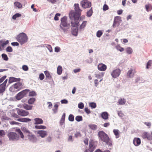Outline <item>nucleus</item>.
I'll list each match as a JSON object with an SVG mask.
<instances>
[{
	"mask_svg": "<svg viewBox=\"0 0 152 152\" xmlns=\"http://www.w3.org/2000/svg\"><path fill=\"white\" fill-rule=\"evenodd\" d=\"M98 136L99 139L104 142L109 146H111L112 142L110 140L108 135L103 131H100L98 132Z\"/></svg>",
	"mask_w": 152,
	"mask_h": 152,
	"instance_id": "nucleus-1",
	"label": "nucleus"
},
{
	"mask_svg": "<svg viewBox=\"0 0 152 152\" xmlns=\"http://www.w3.org/2000/svg\"><path fill=\"white\" fill-rule=\"evenodd\" d=\"M74 6L75 7L74 9L75 11V12L74 10H71L69 13V15H70V17L71 18H72L73 16H76L80 17L81 15V10L79 7L78 4H74Z\"/></svg>",
	"mask_w": 152,
	"mask_h": 152,
	"instance_id": "nucleus-2",
	"label": "nucleus"
},
{
	"mask_svg": "<svg viewBox=\"0 0 152 152\" xmlns=\"http://www.w3.org/2000/svg\"><path fill=\"white\" fill-rule=\"evenodd\" d=\"M17 41L20 44L23 45L27 42L28 40V38L26 35L23 33H20L16 37Z\"/></svg>",
	"mask_w": 152,
	"mask_h": 152,
	"instance_id": "nucleus-3",
	"label": "nucleus"
},
{
	"mask_svg": "<svg viewBox=\"0 0 152 152\" xmlns=\"http://www.w3.org/2000/svg\"><path fill=\"white\" fill-rule=\"evenodd\" d=\"M69 17L71 20V24L72 27H77L79 25V19L80 17L76 16H73L72 18H71L69 15Z\"/></svg>",
	"mask_w": 152,
	"mask_h": 152,
	"instance_id": "nucleus-4",
	"label": "nucleus"
},
{
	"mask_svg": "<svg viewBox=\"0 0 152 152\" xmlns=\"http://www.w3.org/2000/svg\"><path fill=\"white\" fill-rule=\"evenodd\" d=\"M22 131L25 133L28 134V136H29V138L30 140L33 142H34L37 140V139L33 135H31V133L28 129L25 127H23L22 129Z\"/></svg>",
	"mask_w": 152,
	"mask_h": 152,
	"instance_id": "nucleus-5",
	"label": "nucleus"
},
{
	"mask_svg": "<svg viewBox=\"0 0 152 152\" xmlns=\"http://www.w3.org/2000/svg\"><path fill=\"white\" fill-rule=\"evenodd\" d=\"M7 137L10 141H15L18 140L19 137L17 134L14 132H10L7 134Z\"/></svg>",
	"mask_w": 152,
	"mask_h": 152,
	"instance_id": "nucleus-6",
	"label": "nucleus"
},
{
	"mask_svg": "<svg viewBox=\"0 0 152 152\" xmlns=\"http://www.w3.org/2000/svg\"><path fill=\"white\" fill-rule=\"evenodd\" d=\"M67 17L64 16L61 18L60 26L61 28L67 27L70 26V24L67 22Z\"/></svg>",
	"mask_w": 152,
	"mask_h": 152,
	"instance_id": "nucleus-7",
	"label": "nucleus"
},
{
	"mask_svg": "<svg viewBox=\"0 0 152 152\" xmlns=\"http://www.w3.org/2000/svg\"><path fill=\"white\" fill-rule=\"evenodd\" d=\"M30 91L29 90L26 89L22 91L19 93L16 96V98L18 100H20L28 93V92Z\"/></svg>",
	"mask_w": 152,
	"mask_h": 152,
	"instance_id": "nucleus-8",
	"label": "nucleus"
},
{
	"mask_svg": "<svg viewBox=\"0 0 152 152\" xmlns=\"http://www.w3.org/2000/svg\"><path fill=\"white\" fill-rule=\"evenodd\" d=\"M81 6L84 8H87L90 7L91 5V2L88 0H83L80 2Z\"/></svg>",
	"mask_w": 152,
	"mask_h": 152,
	"instance_id": "nucleus-9",
	"label": "nucleus"
},
{
	"mask_svg": "<svg viewBox=\"0 0 152 152\" xmlns=\"http://www.w3.org/2000/svg\"><path fill=\"white\" fill-rule=\"evenodd\" d=\"M121 21V18L120 17H115L114 19V22L113 25V28H115L117 26H118Z\"/></svg>",
	"mask_w": 152,
	"mask_h": 152,
	"instance_id": "nucleus-10",
	"label": "nucleus"
},
{
	"mask_svg": "<svg viewBox=\"0 0 152 152\" xmlns=\"http://www.w3.org/2000/svg\"><path fill=\"white\" fill-rule=\"evenodd\" d=\"M8 81L7 79H6L4 82L0 84V95H2L6 89V84Z\"/></svg>",
	"mask_w": 152,
	"mask_h": 152,
	"instance_id": "nucleus-11",
	"label": "nucleus"
},
{
	"mask_svg": "<svg viewBox=\"0 0 152 152\" xmlns=\"http://www.w3.org/2000/svg\"><path fill=\"white\" fill-rule=\"evenodd\" d=\"M14 88L17 91L20 90L22 88V83L19 82L16 83L10 88V89Z\"/></svg>",
	"mask_w": 152,
	"mask_h": 152,
	"instance_id": "nucleus-12",
	"label": "nucleus"
},
{
	"mask_svg": "<svg viewBox=\"0 0 152 152\" xmlns=\"http://www.w3.org/2000/svg\"><path fill=\"white\" fill-rule=\"evenodd\" d=\"M96 142L93 140L90 141L89 146V150L90 152H92L94 150L96 147Z\"/></svg>",
	"mask_w": 152,
	"mask_h": 152,
	"instance_id": "nucleus-13",
	"label": "nucleus"
},
{
	"mask_svg": "<svg viewBox=\"0 0 152 152\" xmlns=\"http://www.w3.org/2000/svg\"><path fill=\"white\" fill-rule=\"evenodd\" d=\"M136 72V69L135 68H131L127 72V76L128 77L132 78L134 76L135 73Z\"/></svg>",
	"mask_w": 152,
	"mask_h": 152,
	"instance_id": "nucleus-14",
	"label": "nucleus"
},
{
	"mask_svg": "<svg viewBox=\"0 0 152 152\" xmlns=\"http://www.w3.org/2000/svg\"><path fill=\"white\" fill-rule=\"evenodd\" d=\"M121 73V70L119 69H117L113 71L111 73L112 77L116 78L118 77Z\"/></svg>",
	"mask_w": 152,
	"mask_h": 152,
	"instance_id": "nucleus-15",
	"label": "nucleus"
},
{
	"mask_svg": "<svg viewBox=\"0 0 152 152\" xmlns=\"http://www.w3.org/2000/svg\"><path fill=\"white\" fill-rule=\"evenodd\" d=\"M17 113L18 115L22 116H25L29 114L28 111H26L22 109H18L17 110Z\"/></svg>",
	"mask_w": 152,
	"mask_h": 152,
	"instance_id": "nucleus-16",
	"label": "nucleus"
},
{
	"mask_svg": "<svg viewBox=\"0 0 152 152\" xmlns=\"http://www.w3.org/2000/svg\"><path fill=\"white\" fill-rule=\"evenodd\" d=\"M107 66L102 63L99 64L98 66V69L100 71H105L107 69Z\"/></svg>",
	"mask_w": 152,
	"mask_h": 152,
	"instance_id": "nucleus-17",
	"label": "nucleus"
},
{
	"mask_svg": "<svg viewBox=\"0 0 152 152\" xmlns=\"http://www.w3.org/2000/svg\"><path fill=\"white\" fill-rule=\"evenodd\" d=\"M21 79L20 78H16L14 77H9L8 83L9 84L11 83L14 82H19Z\"/></svg>",
	"mask_w": 152,
	"mask_h": 152,
	"instance_id": "nucleus-18",
	"label": "nucleus"
},
{
	"mask_svg": "<svg viewBox=\"0 0 152 152\" xmlns=\"http://www.w3.org/2000/svg\"><path fill=\"white\" fill-rule=\"evenodd\" d=\"M37 133L42 138L45 137L47 135V132L44 130H39L37 132Z\"/></svg>",
	"mask_w": 152,
	"mask_h": 152,
	"instance_id": "nucleus-19",
	"label": "nucleus"
},
{
	"mask_svg": "<svg viewBox=\"0 0 152 152\" xmlns=\"http://www.w3.org/2000/svg\"><path fill=\"white\" fill-rule=\"evenodd\" d=\"M109 115L107 112H102L101 114V116L102 118L104 120H106L108 118V116Z\"/></svg>",
	"mask_w": 152,
	"mask_h": 152,
	"instance_id": "nucleus-20",
	"label": "nucleus"
},
{
	"mask_svg": "<svg viewBox=\"0 0 152 152\" xmlns=\"http://www.w3.org/2000/svg\"><path fill=\"white\" fill-rule=\"evenodd\" d=\"M133 143L136 146H138L141 143V140L139 138H135L134 139Z\"/></svg>",
	"mask_w": 152,
	"mask_h": 152,
	"instance_id": "nucleus-21",
	"label": "nucleus"
},
{
	"mask_svg": "<svg viewBox=\"0 0 152 152\" xmlns=\"http://www.w3.org/2000/svg\"><path fill=\"white\" fill-rule=\"evenodd\" d=\"M17 121L23 122H27L30 121L31 120L28 118H21L18 119Z\"/></svg>",
	"mask_w": 152,
	"mask_h": 152,
	"instance_id": "nucleus-22",
	"label": "nucleus"
},
{
	"mask_svg": "<svg viewBox=\"0 0 152 152\" xmlns=\"http://www.w3.org/2000/svg\"><path fill=\"white\" fill-rule=\"evenodd\" d=\"M126 100L124 98H121L119 99L117 102V104L122 105L124 104L126 102Z\"/></svg>",
	"mask_w": 152,
	"mask_h": 152,
	"instance_id": "nucleus-23",
	"label": "nucleus"
},
{
	"mask_svg": "<svg viewBox=\"0 0 152 152\" xmlns=\"http://www.w3.org/2000/svg\"><path fill=\"white\" fill-rule=\"evenodd\" d=\"M35 121L34 123L35 124H41L43 123V121L42 120L39 118H37L34 119Z\"/></svg>",
	"mask_w": 152,
	"mask_h": 152,
	"instance_id": "nucleus-24",
	"label": "nucleus"
},
{
	"mask_svg": "<svg viewBox=\"0 0 152 152\" xmlns=\"http://www.w3.org/2000/svg\"><path fill=\"white\" fill-rule=\"evenodd\" d=\"M23 107L25 109L28 110H31L33 107L32 105H29L26 104H23Z\"/></svg>",
	"mask_w": 152,
	"mask_h": 152,
	"instance_id": "nucleus-25",
	"label": "nucleus"
},
{
	"mask_svg": "<svg viewBox=\"0 0 152 152\" xmlns=\"http://www.w3.org/2000/svg\"><path fill=\"white\" fill-rule=\"evenodd\" d=\"M113 132L116 138H118L119 137V131L118 129H114L113 130Z\"/></svg>",
	"mask_w": 152,
	"mask_h": 152,
	"instance_id": "nucleus-26",
	"label": "nucleus"
},
{
	"mask_svg": "<svg viewBox=\"0 0 152 152\" xmlns=\"http://www.w3.org/2000/svg\"><path fill=\"white\" fill-rule=\"evenodd\" d=\"M62 72V68L61 66H58L57 68V73L58 75H60Z\"/></svg>",
	"mask_w": 152,
	"mask_h": 152,
	"instance_id": "nucleus-27",
	"label": "nucleus"
},
{
	"mask_svg": "<svg viewBox=\"0 0 152 152\" xmlns=\"http://www.w3.org/2000/svg\"><path fill=\"white\" fill-rule=\"evenodd\" d=\"M145 8L147 12L151 11L152 9V7L150 4H147L145 5Z\"/></svg>",
	"mask_w": 152,
	"mask_h": 152,
	"instance_id": "nucleus-28",
	"label": "nucleus"
},
{
	"mask_svg": "<svg viewBox=\"0 0 152 152\" xmlns=\"http://www.w3.org/2000/svg\"><path fill=\"white\" fill-rule=\"evenodd\" d=\"M14 6L18 8H21L22 7V4L19 2L16 1L14 3Z\"/></svg>",
	"mask_w": 152,
	"mask_h": 152,
	"instance_id": "nucleus-29",
	"label": "nucleus"
},
{
	"mask_svg": "<svg viewBox=\"0 0 152 152\" xmlns=\"http://www.w3.org/2000/svg\"><path fill=\"white\" fill-rule=\"evenodd\" d=\"M93 13L92 7H91L89 10L87 12V16L88 17H90Z\"/></svg>",
	"mask_w": 152,
	"mask_h": 152,
	"instance_id": "nucleus-30",
	"label": "nucleus"
},
{
	"mask_svg": "<svg viewBox=\"0 0 152 152\" xmlns=\"http://www.w3.org/2000/svg\"><path fill=\"white\" fill-rule=\"evenodd\" d=\"M1 45H2V47L3 48V49H4V46L6 45H7L9 43V41L8 40H7L6 41H4L3 40H1Z\"/></svg>",
	"mask_w": 152,
	"mask_h": 152,
	"instance_id": "nucleus-31",
	"label": "nucleus"
},
{
	"mask_svg": "<svg viewBox=\"0 0 152 152\" xmlns=\"http://www.w3.org/2000/svg\"><path fill=\"white\" fill-rule=\"evenodd\" d=\"M16 131L19 134L20 136V137L21 138H24V136L23 134V133H22L21 131L19 129H16Z\"/></svg>",
	"mask_w": 152,
	"mask_h": 152,
	"instance_id": "nucleus-32",
	"label": "nucleus"
},
{
	"mask_svg": "<svg viewBox=\"0 0 152 152\" xmlns=\"http://www.w3.org/2000/svg\"><path fill=\"white\" fill-rule=\"evenodd\" d=\"M21 16V15L19 13H17L15 15H14L12 17L13 19L15 20L17 18Z\"/></svg>",
	"mask_w": 152,
	"mask_h": 152,
	"instance_id": "nucleus-33",
	"label": "nucleus"
},
{
	"mask_svg": "<svg viewBox=\"0 0 152 152\" xmlns=\"http://www.w3.org/2000/svg\"><path fill=\"white\" fill-rule=\"evenodd\" d=\"M35 100V99L34 98H31L28 100V103L30 104H33Z\"/></svg>",
	"mask_w": 152,
	"mask_h": 152,
	"instance_id": "nucleus-34",
	"label": "nucleus"
},
{
	"mask_svg": "<svg viewBox=\"0 0 152 152\" xmlns=\"http://www.w3.org/2000/svg\"><path fill=\"white\" fill-rule=\"evenodd\" d=\"M87 23V21H83L82 24L80 25V28H85L86 25Z\"/></svg>",
	"mask_w": 152,
	"mask_h": 152,
	"instance_id": "nucleus-35",
	"label": "nucleus"
},
{
	"mask_svg": "<svg viewBox=\"0 0 152 152\" xmlns=\"http://www.w3.org/2000/svg\"><path fill=\"white\" fill-rule=\"evenodd\" d=\"M116 48L117 50L119 51L120 52H122L124 50V49L121 47L119 45H118L116 46Z\"/></svg>",
	"mask_w": 152,
	"mask_h": 152,
	"instance_id": "nucleus-36",
	"label": "nucleus"
},
{
	"mask_svg": "<svg viewBox=\"0 0 152 152\" xmlns=\"http://www.w3.org/2000/svg\"><path fill=\"white\" fill-rule=\"evenodd\" d=\"M78 29H72L71 32L72 34L74 36H77V34Z\"/></svg>",
	"mask_w": 152,
	"mask_h": 152,
	"instance_id": "nucleus-37",
	"label": "nucleus"
},
{
	"mask_svg": "<svg viewBox=\"0 0 152 152\" xmlns=\"http://www.w3.org/2000/svg\"><path fill=\"white\" fill-rule=\"evenodd\" d=\"M35 128L36 129H45L46 127L45 126H37L36 125L35 126Z\"/></svg>",
	"mask_w": 152,
	"mask_h": 152,
	"instance_id": "nucleus-38",
	"label": "nucleus"
},
{
	"mask_svg": "<svg viewBox=\"0 0 152 152\" xmlns=\"http://www.w3.org/2000/svg\"><path fill=\"white\" fill-rule=\"evenodd\" d=\"M75 120L79 122L82 121L83 118L82 116L78 115L75 118Z\"/></svg>",
	"mask_w": 152,
	"mask_h": 152,
	"instance_id": "nucleus-39",
	"label": "nucleus"
},
{
	"mask_svg": "<svg viewBox=\"0 0 152 152\" xmlns=\"http://www.w3.org/2000/svg\"><path fill=\"white\" fill-rule=\"evenodd\" d=\"M66 114L65 113H64L60 120V122L61 123H64L65 118Z\"/></svg>",
	"mask_w": 152,
	"mask_h": 152,
	"instance_id": "nucleus-40",
	"label": "nucleus"
},
{
	"mask_svg": "<svg viewBox=\"0 0 152 152\" xmlns=\"http://www.w3.org/2000/svg\"><path fill=\"white\" fill-rule=\"evenodd\" d=\"M152 64V61L151 60H149L148 61L147 66H146V68L149 69L150 67L151 66Z\"/></svg>",
	"mask_w": 152,
	"mask_h": 152,
	"instance_id": "nucleus-41",
	"label": "nucleus"
},
{
	"mask_svg": "<svg viewBox=\"0 0 152 152\" xmlns=\"http://www.w3.org/2000/svg\"><path fill=\"white\" fill-rule=\"evenodd\" d=\"M1 57L4 60L7 61L8 60V58L7 55L5 54H2L1 55Z\"/></svg>",
	"mask_w": 152,
	"mask_h": 152,
	"instance_id": "nucleus-42",
	"label": "nucleus"
},
{
	"mask_svg": "<svg viewBox=\"0 0 152 152\" xmlns=\"http://www.w3.org/2000/svg\"><path fill=\"white\" fill-rule=\"evenodd\" d=\"M44 73L46 77H47L48 78H50L51 77V75L48 71H45Z\"/></svg>",
	"mask_w": 152,
	"mask_h": 152,
	"instance_id": "nucleus-43",
	"label": "nucleus"
},
{
	"mask_svg": "<svg viewBox=\"0 0 152 152\" xmlns=\"http://www.w3.org/2000/svg\"><path fill=\"white\" fill-rule=\"evenodd\" d=\"M89 106L92 108H95L96 107V104L95 103L91 102L89 104Z\"/></svg>",
	"mask_w": 152,
	"mask_h": 152,
	"instance_id": "nucleus-44",
	"label": "nucleus"
},
{
	"mask_svg": "<svg viewBox=\"0 0 152 152\" xmlns=\"http://www.w3.org/2000/svg\"><path fill=\"white\" fill-rule=\"evenodd\" d=\"M61 15V14L59 13H56L54 17V19L56 21L58 20H59V18L58 16H60Z\"/></svg>",
	"mask_w": 152,
	"mask_h": 152,
	"instance_id": "nucleus-45",
	"label": "nucleus"
},
{
	"mask_svg": "<svg viewBox=\"0 0 152 152\" xmlns=\"http://www.w3.org/2000/svg\"><path fill=\"white\" fill-rule=\"evenodd\" d=\"M127 53L129 54H130L132 53V49L130 48H128L126 50Z\"/></svg>",
	"mask_w": 152,
	"mask_h": 152,
	"instance_id": "nucleus-46",
	"label": "nucleus"
},
{
	"mask_svg": "<svg viewBox=\"0 0 152 152\" xmlns=\"http://www.w3.org/2000/svg\"><path fill=\"white\" fill-rule=\"evenodd\" d=\"M69 120L71 121H74V116L73 115L70 114L69 116Z\"/></svg>",
	"mask_w": 152,
	"mask_h": 152,
	"instance_id": "nucleus-47",
	"label": "nucleus"
},
{
	"mask_svg": "<svg viewBox=\"0 0 152 152\" xmlns=\"http://www.w3.org/2000/svg\"><path fill=\"white\" fill-rule=\"evenodd\" d=\"M6 50L7 52H11L12 51L13 49L11 47L8 46L6 48Z\"/></svg>",
	"mask_w": 152,
	"mask_h": 152,
	"instance_id": "nucleus-48",
	"label": "nucleus"
},
{
	"mask_svg": "<svg viewBox=\"0 0 152 152\" xmlns=\"http://www.w3.org/2000/svg\"><path fill=\"white\" fill-rule=\"evenodd\" d=\"M148 133L147 132H144L142 134V137L143 138L145 139H146V137H147V136L148 134Z\"/></svg>",
	"mask_w": 152,
	"mask_h": 152,
	"instance_id": "nucleus-49",
	"label": "nucleus"
},
{
	"mask_svg": "<svg viewBox=\"0 0 152 152\" xmlns=\"http://www.w3.org/2000/svg\"><path fill=\"white\" fill-rule=\"evenodd\" d=\"M54 108L53 109L54 112L56 113L58 109V106L57 104H55L54 106Z\"/></svg>",
	"mask_w": 152,
	"mask_h": 152,
	"instance_id": "nucleus-50",
	"label": "nucleus"
},
{
	"mask_svg": "<svg viewBox=\"0 0 152 152\" xmlns=\"http://www.w3.org/2000/svg\"><path fill=\"white\" fill-rule=\"evenodd\" d=\"M89 127L93 130H95L97 128V126L95 124L90 125Z\"/></svg>",
	"mask_w": 152,
	"mask_h": 152,
	"instance_id": "nucleus-51",
	"label": "nucleus"
},
{
	"mask_svg": "<svg viewBox=\"0 0 152 152\" xmlns=\"http://www.w3.org/2000/svg\"><path fill=\"white\" fill-rule=\"evenodd\" d=\"M102 34V32L100 30L98 31L96 33V36L97 37H100Z\"/></svg>",
	"mask_w": 152,
	"mask_h": 152,
	"instance_id": "nucleus-52",
	"label": "nucleus"
},
{
	"mask_svg": "<svg viewBox=\"0 0 152 152\" xmlns=\"http://www.w3.org/2000/svg\"><path fill=\"white\" fill-rule=\"evenodd\" d=\"M1 119L3 120H9L11 119L10 118L7 117L6 115L3 116L1 117Z\"/></svg>",
	"mask_w": 152,
	"mask_h": 152,
	"instance_id": "nucleus-53",
	"label": "nucleus"
},
{
	"mask_svg": "<svg viewBox=\"0 0 152 152\" xmlns=\"http://www.w3.org/2000/svg\"><path fill=\"white\" fill-rule=\"evenodd\" d=\"M22 68L23 69L24 71H27L28 70V66L26 65H23L22 66Z\"/></svg>",
	"mask_w": 152,
	"mask_h": 152,
	"instance_id": "nucleus-54",
	"label": "nucleus"
},
{
	"mask_svg": "<svg viewBox=\"0 0 152 152\" xmlns=\"http://www.w3.org/2000/svg\"><path fill=\"white\" fill-rule=\"evenodd\" d=\"M36 95L35 92L34 91H31L29 92V96H34Z\"/></svg>",
	"mask_w": 152,
	"mask_h": 152,
	"instance_id": "nucleus-55",
	"label": "nucleus"
},
{
	"mask_svg": "<svg viewBox=\"0 0 152 152\" xmlns=\"http://www.w3.org/2000/svg\"><path fill=\"white\" fill-rule=\"evenodd\" d=\"M7 77V76L4 75L0 78V84L4 80H5V79Z\"/></svg>",
	"mask_w": 152,
	"mask_h": 152,
	"instance_id": "nucleus-56",
	"label": "nucleus"
},
{
	"mask_svg": "<svg viewBox=\"0 0 152 152\" xmlns=\"http://www.w3.org/2000/svg\"><path fill=\"white\" fill-rule=\"evenodd\" d=\"M5 135V132L4 130H0V137Z\"/></svg>",
	"mask_w": 152,
	"mask_h": 152,
	"instance_id": "nucleus-57",
	"label": "nucleus"
},
{
	"mask_svg": "<svg viewBox=\"0 0 152 152\" xmlns=\"http://www.w3.org/2000/svg\"><path fill=\"white\" fill-rule=\"evenodd\" d=\"M146 139L149 140H152V136L149 133H148Z\"/></svg>",
	"mask_w": 152,
	"mask_h": 152,
	"instance_id": "nucleus-58",
	"label": "nucleus"
},
{
	"mask_svg": "<svg viewBox=\"0 0 152 152\" xmlns=\"http://www.w3.org/2000/svg\"><path fill=\"white\" fill-rule=\"evenodd\" d=\"M84 104L82 102H80L78 104V107L80 109H83L84 107Z\"/></svg>",
	"mask_w": 152,
	"mask_h": 152,
	"instance_id": "nucleus-59",
	"label": "nucleus"
},
{
	"mask_svg": "<svg viewBox=\"0 0 152 152\" xmlns=\"http://www.w3.org/2000/svg\"><path fill=\"white\" fill-rule=\"evenodd\" d=\"M108 8H109L108 7L107 4H104V6H103V10H104V11L107 10L108 9Z\"/></svg>",
	"mask_w": 152,
	"mask_h": 152,
	"instance_id": "nucleus-60",
	"label": "nucleus"
},
{
	"mask_svg": "<svg viewBox=\"0 0 152 152\" xmlns=\"http://www.w3.org/2000/svg\"><path fill=\"white\" fill-rule=\"evenodd\" d=\"M10 123L11 125H14V124H16V125H18L19 124H20V123H19L18 122H15V121H10Z\"/></svg>",
	"mask_w": 152,
	"mask_h": 152,
	"instance_id": "nucleus-61",
	"label": "nucleus"
},
{
	"mask_svg": "<svg viewBox=\"0 0 152 152\" xmlns=\"http://www.w3.org/2000/svg\"><path fill=\"white\" fill-rule=\"evenodd\" d=\"M45 76L42 73L40 74L39 75V78L40 80H42L44 78Z\"/></svg>",
	"mask_w": 152,
	"mask_h": 152,
	"instance_id": "nucleus-62",
	"label": "nucleus"
},
{
	"mask_svg": "<svg viewBox=\"0 0 152 152\" xmlns=\"http://www.w3.org/2000/svg\"><path fill=\"white\" fill-rule=\"evenodd\" d=\"M84 142L86 145H88V138H85L84 140Z\"/></svg>",
	"mask_w": 152,
	"mask_h": 152,
	"instance_id": "nucleus-63",
	"label": "nucleus"
},
{
	"mask_svg": "<svg viewBox=\"0 0 152 152\" xmlns=\"http://www.w3.org/2000/svg\"><path fill=\"white\" fill-rule=\"evenodd\" d=\"M75 137L77 138L79 137H80L81 136L80 133L79 132H77L75 134Z\"/></svg>",
	"mask_w": 152,
	"mask_h": 152,
	"instance_id": "nucleus-64",
	"label": "nucleus"
}]
</instances>
